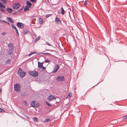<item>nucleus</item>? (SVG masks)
<instances>
[{
	"instance_id": "obj_8",
	"label": "nucleus",
	"mask_w": 127,
	"mask_h": 127,
	"mask_svg": "<svg viewBox=\"0 0 127 127\" xmlns=\"http://www.w3.org/2000/svg\"><path fill=\"white\" fill-rule=\"evenodd\" d=\"M20 4L19 3H17L14 4L12 6L14 9H17L20 7Z\"/></svg>"
},
{
	"instance_id": "obj_29",
	"label": "nucleus",
	"mask_w": 127,
	"mask_h": 127,
	"mask_svg": "<svg viewBox=\"0 0 127 127\" xmlns=\"http://www.w3.org/2000/svg\"><path fill=\"white\" fill-rule=\"evenodd\" d=\"M15 31H16V34L18 36L19 35V33H18V31L17 29H16V30H15Z\"/></svg>"
},
{
	"instance_id": "obj_13",
	"label": "nucleus",
	"mask_w": 127,
	"mask_h": 127,
	"mask_svg": "<svg viewBox=\"0 0 127 127\" xmlns=\"http://www.w3.org/2000/svg\"><path fill=\"white\" fill-rule=\"evenodd\" d=\"M13 10V9L11 8H8L6 9V11L9 13H11Z\"/></svg>"
},
{
	"instance_id": "obj_33",
	"label": "nucleus",
	"mask_w": 127,
	"mask_h": 127,
	"mask_svg": "<svg viewBox=\"0 0 127 127\" xmlns=\"http://www.w3.org/2000/svg\"><path fill=\"white\" fill-rule=\"evenodd\" d=\"M45 63H49L51 62V61L47 59L45 61Z\"/></svg>"
},
{
	"instance_id": "obj_39",
	"label": "nucleus",
	"mask_w": 127,
	"mask_h": 127,
	"mask_svg": "<svg viewBox=\"0 0 127 127\" xmlns=\"http://www.w3.org/2000/svg\"><path fill=\"white\" fill-rule=\"evenodd\" d=\"M13 47H9V49L10 50H13Z\"/></svg>"
},
{
	"instance_id": "obj_32",
	"label": "nucleus",
	"mask_w": 127,
	"mask_h": 127,
	"mask_svg": "<svg viewBox=\"0 0 127 127\" xmlns=\"http://www.w3.org/2000/svg\"><path fill=\"white\" fill-rule=\"evenodd\" d=\"M51 16V14H48L46 15V18H48V17Z\"/></svg>"
},
{
	"instance_id": "obj_20",
	"label": "nucleus",
	"mask_w": 127,
	"mask_h": 127,
	"mask_svg": "<svg viewBox=\"0 0 127 127\" xmlns=\"http://www.w3.org/2000/svg\"><path fill=\"white\" fill-rule=\"evenodd\" d=\"M43 22V19L41 18H39V23L41 24H42Z\"/></svg>"
},
{
	"instance_id": "obj_31",
	"label": "nucleus",
	"mask_w": 127,
	"mask_h": 127,
	"mask_svg": "<svg viewBox=\"0 0 127 127\" xmlns=\"http://www.w3.org/2000/svg\"><path fill=\"white\" fill-rule=\"evenodd\" d=\"M30 1L32 2H36V0H30Z\"/></svg>"
},
{
	"instance_id": "obj_25",
	"label": "nucleus",
	"mask_w": 127,
	"mask_h": 127,
	"mask_svg": "<svg viewBox=\"0 0 127 127\" xmlns=\"http://www.w3.org/2000/svg\"><path fill=\"white\" fill-rule=\"evenodd\" d=\"M8 46L9 47H13V44L12 43H9L8 45Z\"/></svg>"
},
{
	"instance_id": "obj_6",
	"label": "nucleus",
	"mask_w": 127,
	"mask_h": 127,
	"mask_svg": "<svg viewBox=\"0 0 127 127\" xmlns=\"http://www.w3.org/2000/svg\"><path fill=\"white\" fill-rule=\"evenodd\" d=\"M5 8V6L2 3L0 2V11L1 12H4L5 10L3 9Z\"/></svg>"
},
{
	"instance_id": "obj_47",
	"label": "nucleus",
	"mask_w": 127,
	"mask_h": 127,
	"mask_svg": "<svg viewBox=\"0 0 127 127\" xmlns=\"http://www.w3.org/2000/svg\"><path fill=\"white\" fill-rule=\"evenodd\" d=\"M1 18V17L0 16V18Z\"/></svg>"
},
{
	"instance_id": "obj_16",
	"label": "nucleus",
	"mask_w": 127,
	"mask_h": 127,
	"mask_svg": "<svg viewBox=\"0 0 127 127\" xmlns=\"http://www.w3.org/2000/svg\"><path fill=\"white\" fill-rule=\"evenodd\" d=\"M72 96V94L71 92H69L68 93V94L67 96H66V98H70V97Z\"/></svg>"
},
{
	"instance_id": "obj_18",
	"label": "nucleus",
	"mask_w": 127,
	"mask_h": 127,
	"mask_svg": "<svg viewBox=\"0 0 127 127\" xmlns=\"http://www.w3.org/2000/svg\"><path fill=\"white\" fill-rule=\"evenodd\" d=\"M61 9L62 10L61 13L62 15H64V11L62 7L61 8Z\"/></svg>"
},
{
	"instance_id": "obj_43",
	"label": "nucleus",
	"mask_w": 127,
	"mask_h": 127,
	"mask_svg": "<svg viewBox=\"0 0 127 127\" xmlns=\"http://www.w3.org/2000/svg\"><path fill=\"white\" fill-rule=\"evenodd\" d=\"M25 117L27 118V119H29V118L27 116H25Z\"/></svg>"
},
{
	"instance_id": "obj_35",
	"label": "nucleus",
	"mask_w": 127,
	"mask_h": 127,
	"mask_svg": "<svg viewBox=\"0 0 127 127\" xmlns=\"http://www.w3.org/2000/svg\"><path fill=\"white\" fill-rule=\"evenodd\" d=\"M42 54H48V55H51V54L49 53H42Z\"/></svg>"
},
{
	"instance_id": "obj_12",
	"label": "nucleus",
	"mask_w": 127,
	"mask_h": 127,
	"mask_svg": "<svg viewBox=\"0 0 127 127\" xmlns=\"http://www.w3.org/2000/svg\"><path fill=\"white\" fill-rule=\"evenodd\" d=\"M7 19L11 23H14V21L11 18L9 17H7Z\"/></svg>"
},
{
	"instance_id": "obj_4",
	"label": "nucleus",
	"mask_w": 127,
	"mask_h": 127,
	"mask_svg": "<svg viewBox=\"0 0 127 127\" xmlns=\"http://www.w3.org/2000/svg\"><path fill=\"white\" fill-rule=\"evenodd\" d=\"M20 85L18 83H16L14 85V88L15 90L18 92L20 90Z\"/></svg>"
},
{
	"instance_id": "obj_37",
	"label": "nucleus",
	"mask_w": 127,
	"mask_h": 127,
	"mask_svg": "<svg viewBox=\"0 0 127 127\" xmlns=\"http://www.w3.org/2000/svg\"><path fill=\"white\" fill-rule=\"evenodd\" d=\"M46 43L49 46H51V44H50L49 43H48L47 42H46Z\"/></svg>"
},
{
	"instance_id": "obj_40",
	"label": "nucleus",
	"mask_w": 127,
	"mask_h": 127,
	"mask_svg": "<svg viewBox=\"0 0 127 127\" xmlns=\"http://www.w3.org/2000/svg\"><path fill=\"white\" fill-rule=\"evenodd\" d=\"M46 104L48 106H50L51 105L50 104H49L48 103L46 102Z\"/></svg>"
},
{
	"instance_id": "obj_27",
	"label": "nucleus",
	"mask_w": 127,
	"mask_h": 127,
	"mask_svg": "<svg viewBox=\"0 0 127 127\" xmlns=\"http://www.w3.org/2000/svg\"><path fill=\"white\" fill-rule=\"evenodd\" d=\"M3 3L5 4L7 3L6 0H1Z\"/></svg>"
},
{
	"instance_id": "obj_44",
	"label": "nucleus",
	"mask_w": 127,
	"mask_h": 127,
	"mask_svg": "<svg viewBox=\"0 0 127 127\" xmlns=\"http://www.w3.org/2000/svg\"><path fill=\"white\" fill-rule=\"evenodd\" d=\"M12 53V52L11 51H10V52L9 53L10 54Z\"/></svg>"
},
{
	"instance_id": "obj_5",
	"label": "nucleus",
	"mask_w": 127,
	"mask_h": 127,
	"mask_svg": "<svg viewBox=\"0 0 127 127\" xmlns=\"http://www.w3.org/2000/svg\"><path fill=\"white\" fill-rule=\"evenodd\" d=\"M56 79L58 81L63 82L64 80V78L63 76H58L57 77Z\"/></svg>"
},
{
	"instance_id": "obj_15",
	"label": "nucleus",
	"mask_w": 127,
	"mask_h": 127,
	"mask_svg": "<svg viewBox=\"0 0 127 127\" xmlns=\"http://www.w3.org/2000/svg\"><path fill=\"white\" fill-rule=\"evenodd\" d=\"M43 66L42 63H40L39 62H38V67H41Z\"/></svg>"
},
{
	"instance_id": "obj_22",
	"label": "nucleus",
	"mask_w": 127,
	"mask_h": 127,
	"mask_svg": "<svg viewBox=\"0 0 127 127\" xmlns=\"http://www.w3.org/2000/svg\"><path fill=\"white\" fill-rule=\"evenodd\" d=\"M0 21H2L3 22H4V23H6L8 25H10V24L8 22H6V21L4 20H0Z\"/></svg>"
},
{
	"instance_id": "obj_38",
	"label": "nucleus",
	"mask_w": 127,
	"mask_h": 127,
	"mask_svg": "<svg viewBox=\"0 0 127 127\" xmlns=\"http://www.w3.org/2000/svg\"><path fill=\"white\" fill-rule=\"evenodd\" d=\"M127 118V115H126L123 118V119L124 120L125 119Z\"/></svg>"
},
{
	"instance_id": "obj_17",
	"label": "nucleus",
	"mask_w": 127,
	"mask_h": 127,
	"mask_svg": "<svg viewBox=\"0 0 127 127\" xmlns=\"http://www.w3.org/2000/svg\"><path fill=\"white\" fill-rule=\"evenodd\" d=\"M29 7L26 6L24 8V10L25 11H28L29 10Z\"/></svg>"
},
{
	"instance_id": "obj_21",
	"label": "nucleus",
	"mask_w": 127,
	"mask_h": 127,
	"mask_svg": "<svg viewBox=\"0 0 127 127\" xmlns=\"http://www.w3.org/2000/svg\"><path fill=\"white\" fill-rule=\"evenodd\" d=\"M40 36H38L35 39V42H36L38 41L40 38Z\"/></svg>"
},
{
	"instance_id": "obj_46",
	"label": "nucleus",
	"mask_w": 127,
	"mask_h": 127,
	"mask_svg": "<svg viewBox=\"0 0 127 127\" xmlns=\"http://www.w3.org/2000/svg\"><path fill=\"white\" fill-rule=\"evenodd\" d=\"M51 51H53V50H52Z\"/></svg>"
},
{
	"instance_id": "obj_36",
	"label": "nucleus",
	"mask_w": 127,
	"mask_h": 127,
	"mask_svg": "<svg viewBox=\"0 0 127 127\" xmlns=\"http://www.w3.org/2000/svg\"><path fill=\"white\" fill-rule=\"evenodd\" d=\"M49 119H45L44 121L45 122H48L49 121Z\"/></svg>"
},
{
	"instance_id": "obj_2",
	"label": "nucleus",
	"mask_w": 127,
	"mask_h": 127,
	"mask_svg": "<svg viewBox=\"0 0 127 127\" xmlns=\"http://www.w3.org/2000/svg\"><path fill=\"white\" fill-rule=\"evenodd\" d=\"M29 73L30 75L34 77H37L38 74V73L36 71H29Z\"/></svg>"
},
{
	"instance_id": "obj_9",
	"label": "nucleus",
	"mask_w": 127,
	"mask_h": 127,
	"mask_svg": "<svg viewBox=\"0 0 127 127\" xmlns=\"http://www.w3.org/2000/svg\"><path fill=\"white\" fill-rule=\"evenodd\" d=\"M16 25L18 27L21 29H22L24 27L23 24L20 22H18Z\"/></svg>"
},
{
	"instance_id": "obj_28",
	"label": "nucleus",
	"mask_w": 127,
	"mask_h": 127,
	"mask_svg": "<svg viewBox=\"0 0 127 127\" xmlns=\"http://www.w3.org/2000/svg\"><path fill=\"white\" fill-rule=\"evenodd\" d=\"M1 34L3 35H4L6 34V32H2L1 33Z\"/></svg>"
},
{
	"instance_id": "obj_10",
	"label": "nucleus",
	"mask_w": 127,
	"mask_h": 127,
	"mask_svg": "<svg viewBox=\"0 0 127 127\" xmlns=\"http://www.w3.org/2000/svg\"><path fill=\"white\" fill-rule=\"evenodd\" d=\"M48 100L50 101H51L53 99H56V97L52 95H50L48 98Z\"/></svg>"
},
{
	"instance_id": "obj_19",
	"label": "nucleus",
	"mask_w": 127,
	"mask_h": 127,
	"mask_svg": "<svg viewBox=\"0 0 127 127\" xmlns=\"http://www.w3.org/2000/svg\"><path fill=\"white\" fill-rule=\"evenodd\" d=\"M29 32L27 30H25L23 32V33L24 34H25L28 33Z\"/></svg>"
},
{
	"instance_id": "obj_1",
	"label": "nucleus",
	"mask_w": 127,
	"mask_h": 127,
	"mask_svg": "<svg viewBox=\"0 0 127 127\" xmlns=\"http://www.w3.org/2000/svg\"><path fill=\"white\" fill-rule=\"evenodd\" d=\"M18 73L20 74V77L21 78H23L26 75V73L22 70V69L21 68H19V70Z\"/></svg>"
},
{
	"instance_id": "obj_42",
	"label": "nucleus",
	"mask_w": 127,
	"mask_h": 127,
	"mask_svg": "<svg viewBox=\"0 0 127 127\" xmlns=\"http://www.w3.org/2000/svg\"><path fill=\"white\" fill-rule=\"evenodd\" d=\"M41 68H42V69H45L46 68V67H44L43 66L41 67Z\"/></svg>"
},
{
	"instance_id": "obj_24",
	"label": "nucleus",
	"mask_w": 127,
	"mask_h": 127,
	"mask_svg": "<svg viewBox=\"0 0 127 127\" xmlns=\"http://www.w3.org/2000/svg\"><path fill=\"white\" fill-rule=\"evenodd\" d=\"M36 53L34 52H32L30 53L28 55V56H30L32 54H34Z\"/></svg>"
},
{
	"instance_id": "obj_7",
	"label": "nucleus",
	"mask_w": 127,
	"mask_h": 127,
	"mask_svg": "<svg viewBox=\"0 0 127 127\" xmlns=\"http://www.w3.org/2000/svg\"><path fill=\"white\" fill-rule=\"evenodd\" d=\"M59 68V65L58 64H57L56 65H55V67H54L53 70L52 72L53 73L56 72L58 70Z\"/></svg>"
},
{
	"instance_id": "obj_41",
	"label": "nucleus",
	"mask_w": 127,
	"mask_h": 127,
	"mask_svg": "<svg viewBox=\"0 0 127 127\" xmlns=\"http://www.w3.org/2000/svg\"><path fill=\"white\" fill-rule=\"evenodd\" d=\"M84 5H86L87 4V2L86 1H85L84 4Z\"/></svg>"
},
{
	"instance_id": "obj_34",
	"label": "nucleus",
	"mask_w": 127,
	"mask_h": 127,
	"mask_svg": "<svg viewBox=\"0 0 127 127\" xmlns=\"http://www.w3.org/2000/svg\"><path fill=\"white\" fill-rule=\"evenodd\" d=\"M0 111L2 112H4L5 111V110H4L3 109H2L0 108Z\"/></svg>"
},
{
	"instance_id": "obj_30",
	"label": "nucleus",
	"mask_w": 127,
	"mask_h": 127,
	"mask_svg": "<svg viewBox=\"0 0 127 127\" xmlns=\"http://www.w3.org/2000/svg\"><path fill=\"white\" fill-rule=\"evenodd\" d=\"M23 102L24 105H27V101H26L24 100L23 101Z\"/></svg>"
},
{
	"instance_id": "obj_3",
	"label": "nucleus",
	"mask_w": 127,
	"mask_h": 127,
	"mask_svg": "<svg viewBox=\"0 0 127 127\" xmlns=\"http://www.w3.org/2000/svg\"><path fill=\"white\" fill-rule=\"evenodd\" d=\"M31 104L32 107L34 108L38 107L39 106V105L37 102L35 101H32L31 103Z\"/></svg>"
},
{
	"instance_id": "obj_11",
	"label": "nucleus",
	"mask_w": 127,
	"mask_h": 127,
	"mask_svg": "<svg viewBox=\"0 0 127 127\" xmlns=\"http://www.w3.org/2000/svg\"><path fill=\"white\" fill-rule=\"evenodd\" d=\"M55 21L56 23L59 24H60L61 23V21L59 19L58 17L55 18Z\"/></svg>"
},
{
	"instance_id": "obj_26",
	"label": "nucleus",
	"mask_w": 127,
	"mask_h": 127,
	"mask_svg": "<svg viewBox=\"0 0 127 127\" xmlns=\"http://www.w3.org/2000/svg\"><path fill=\"white\" fill-rule=\"evenodd\" d=\"M11 26L12 28L15 29V30L17 29L15 26L13 24H11Z\"/></svg>"
},
{
	"instance_id": "obj_23",
	"label": "nucleus",
	"mask_w": 127,
	"mask_h": 127,
	"mask_svg": "<svg viewBox=\"0 0 127 127\" xmlns=\"http://www.w3.org/2000/svg\"><path fill=\"white\" fill-rule=\"evenodd\" d=\"M33 121H36L37 122L38 121V119L36 117H33Z\"/></svg>"
},
{
	"instance_id": "obj_45",
	"label": "nucleus",
	"mask_w": 127,
	"mask_h": 127,
	"mask_svg": "<svg viewBox=\"0 0 127 127\" xmlns=\"http://www.w3.org/2000/svg\"><path fill=\"white\" fill-rule=\"evenodd\" d=\"M1 92V89H0V93Z\"/></svg>"
},
{
	"instance_id": "obj_14",
	"label": "nucleus",
	"mask_w": 127,
	"mask_h": 127,
	"mask_svg": "<svg viewBox=\"0 0 127 127\" xmlns=\"http://www.w3.org/2000/svg\"><path fill=\"white\" fill-rule=\"evenodd\" d=\"M27 6L29 7H30L32 6L31 3L29 1H27Z\"/></svg>"
}]
</instances>
